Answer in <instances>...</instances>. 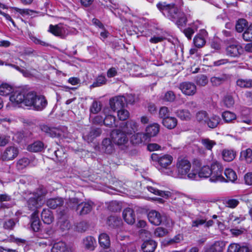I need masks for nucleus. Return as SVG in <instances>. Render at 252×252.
<instances>
[{"mask_svg": "<svg viewBox=\"0 0 252 252\" xmlns=\"http://www.w3.org/2000/svg\"><path fill=\"white\" fill-rule=\"evenodd\" d=\"M151 158L153 161H157L161 167L164 168L169 165L173 160V157L171 155H164L159 157L156 153L152 154Z\"/></svg>", "mask_w": 252, "mask_h": 252, "instance_id": "nucleus-5", "label": "nucleus"}, {"mask_svg": "<svg viewBox=\"0 0 252 252\" xmlns=\"http://www.w3.org/2000/svg\"><path fill=\"white\" fill-rule=\"evenodd\" d=\"M148 190L155 195H159L162 197L168 198L171 196V193L169 191H164L158 190L152 187H147Z\"/></svg>", "mask_w": 252, "mask_h": 252, "instance_id": "nucleus-40", "label": "nucleus"}, {"mask_svg": "<svg viewBox=\"0 0 252 252\" xmlns=\"http://www.w3.org/2000/svg\"><path fill=\"white\" fill-rule=\"evenodd\" d=\"M224 246L225 244L222 241H217L207 249L205 252H222Z\"/></svg>", "mask_w": 252, "mask_h": 252, "instance_id": "nucleus-31", "label": "nucleus"}, {"mask_svg": "<svg viewBox=\"0 0 252 252\" xmlns=\"http://www.w3.org/2000/svg\"><path fill=\"white\" fill-rule=\"evenodd\" d=\"M157 243L152 239H146L141 246L144 252H154L157 247Z\"/></svg>", "mask_w": 252, "mask_h": 252, "instance_id": "nucleus-20", "label": "nucleus"}, {"mask_svg": "<svg viewBox=\"0 0 252 252\" xmlns=\"http://www.w3.org/2000/svg\"><path fill=\"white\" fill-rule=\"evenodd\" d=\"M76 231L83 232H85L88 228V224L86 221H82L77 223L75 226Z\"/></svg>", "mask_w": 252, "mask_h": 252, "instance_id": "nucleus-57", "label": "nucleus"}, {"mask_svg": "<svg viewBox=\"0 0 252 252\" xmlns=\"http://www.w3.org/2000/svg\"><path fill=\"white\" fill-rule=\"evenodd\" d=\"M19 154L18 148L15 146H9L7 147L1 155V159L3 160H11L14 159Z\"/></svg>", "mask_w": 252, "mask_h": 252, "instance_id": "nucleus-9", "label": "nucleus"}, {"mask_svg": "<svg viewBox=\"0 0 252 252\" xmlns=\"http://www.w3.org/2000/svg\"><path fill=\"white\" fill-rule=\"evenodd\" d=\"M157 7L165 16L175 23L179 28L183 27L186 25L187 15L174 4L159 3L157 4Z\"/></svg>", "mask_w": 252, "mask_h": 252, "instance_id": "nucleus-1", "label": "nucleus"}, {"mask_svg": "<svg viewBox=\"0 0 252 252\" xmlns=\"http://www.w3.org/2000/svg\"><path fill=\"white\" fill-rule=\"evenodd\" d=\"M14 87L8 83H2L0 85V95L7 96L12 94L14 91Z\"/></svg>", "mask_w": 252, "mask_h": 252, "instance_id": "nucleus-30", "label": "nucleus"}, {"mask_svg": "<svg viewBox=\"0 0 252 252\" xmlns=\"http://www.w3.org/2000/svg\"><path fill=\"white\" fill-rule=\"evenodd\" d=\"M125 97L123 96H117L110 99L109 103L111 109L113 111L118 109H122L125 103Z\"/></svg>", "mask_w": 252, "mask_h": 252, "instance_id": "nucleus-11", "label": "nucleus"}, {"mask_svg": "<svg viewBox=\"0 0 252 252\" xmlns=\"http://www.w3.org/2000/svg\"><path fill=\"white\" fill-rule=\"evenodd\" d=\"M167 233V230L161 227L157 228L154 232L155 235L158 237H163Z\"/></svg>", "mask_w": 252, "mask_h": 252, "instance_id": "nucleus-63", "label": "nucleus"}, {"mask_svg": "<svg viewBox=\"0 0 252 252\" xmlns=\"http://www.w3.org/2000/svg\"><path fill=\"white\" fill-rule=\"evenodd\" d=\"M47 193L46 190L42 188L38 189L33 194V196L38 199L39 201L44 203L45 196Z\"/></svg>", "mask_w": 252, "mask_h": 252, "instance_id": "nucleus-46", "label": "nucleus"}, {"mask_svg": "<svg viewBox=\"0 0 252 252\" xmlns=\"http://www.w3.org/2000/svg\"><path fill=\"white\" fill-rule=\"evenodd\" d=\"M209 169L211 173H219L222 172L223 171V167L220 163L217 161H214L211 165L210 168L209 167H204Z\"/></svg>", "mask_w": 252, "mask_h": 252, "instance_id": "nucleus-43", "label": "nucleus"}, {"mask_svg": "<svg viewBox=\"0 0 252 252\" xmlns=\"http://www.w3.org/2000/svg\"><path fill=\"white\" fill-rule=\"evenodd\" d=\"M101 109V103L100 101H94L90 106V112L94 114L98 113Z\"/></svg>", "mask_w": 252, "mask_h": 252, "instance_id": "nucleus-56", "label": "nucleus"}, {"mask_svg": "<svg viewBox=\"0 0 252 252\" xmlns=\"http://www.w3.org/2000/svg\"><path fill=\"white\" fill-rule=\"evenodd\" d=\"M102 149L107 154H111L114 152V146L109 138L103 139L102 142Z\"/></svg>", "mask_w": 252, "mask_h": 252, "instance_id": "nucleus-27", "label": "nucleus"}, {"mask_svg": "<svg viewBox=\"0 0 252 252\" xmlns=\"http://www.w3.org/2000/svg\"><path fill=\"white\" fill-rule=\"evenodd\" d=\"M126 130L122 129L113 130L111 133V137L114 143L120 148L125 149L129 144V139Z\"/></svg>", "mask_w": 252, "mask_h": 252, "instance_id": "nucleus-2", "label": "nucleus"}, {"mask_svg": "<svg viewBox=\"0 0 252 252\" xmlns=\"http://www.w3.org/2000/svg\"><path fill=\"white\" fill-rule=\"evenodd\" d=\"M107 79L104 75H99L95 79V81L91 85L93 88L100 87L106 83Z\"/></svg>", "mask_w": 252, "mask_h": 252, "instance_id": "nucleus-53", "label": "nucleus"}, {"mask_svg": "<svg viewBox=\"0 0 252 252\" xmlns=\"http://www.w3.org/2000/svg\"><path fill=\"white\" fill-rule=\"evenodd\" d=\"M51 252H71V249L67 247L65 243L60 241L53 245Z\"/></svg>", "mask_w": 252, "mask_h": 252, "instance_id": "nucleus-23", "label": "nucleus"}, {"mask_svg": "<svg viewBox=\"0 0 252 252\" xmlns=\"http://www.w3.org/2000/svg\"><path fill=\"white\" fill-rule=\"evenodd\" d=\"M223 120L226 123H231L236 120V115L234 113L230 111H225L222 114Z\"/></svg>", "mask_w": 252, "mask_h": 252, "instance_id": "nucleus-50", "label": "nucleus"}, {"mask_svg": "<svg viewBox=\"0 0 252 252\" xmlns=\"http://www.w3.org/2000/svg\"><path fill=\"white\" fill-rule=\"evenodd\" d=\"M177 116L182 120L188 121L190 119L191 115L190 112L186 109H180L176 112Z\"/></svg>", "mask_w": 252, "mask_h": 252, "instance_id": "nucleus-42", "label": "nucleus"}, {"mask_svg": "<svg viewBox=\"0 0 252 252\" xmlns=\"http://www.w3.org/2000/svg\"><path fill=\"white\" fill-rule=\"evenodd\" d=\"M92 207L93 203L91 202H82L77 205L76 210L80 215H84L89 213Z\"/></svg>", "mask_w": 252, "mask_h": 252, "instance_id": "nucleus-16", "label": "nucleus"}, {"mask_svg": "<svg viewBox=\"0 0 252 252\" xmlns=\"http://www.w3.org/2000/svg\"><path fill=\"white\" fill-rule=\"evenodd\" d=\"M243 39L246 41H252V24H251L243 34Z\"/></svg>", "mask_w": 252, "mask_h": 252, "instance_id": "nucleus-58", "label": "nucleus"}, {"mask_svg": "<svg viewBox=\"0 0 252 252\" xmlns=\"http://www.w3.org/2000/svg\"><path fill=\"white\" fill-rule=\"evenodd\" d=\"M177 167L179 173H188L190 171L191 163L186 158H179Z\"/></svg>", "mask_w": 252, "mask_h": 252, "instance_id": "nucleus-10", "label": "nucleus"}, {"mask_svg": "<svg viewBox=\"0 0 252 252\" xmlns=\"http://www.w3.org/2000/svg\"><path fill=\"white\" fill-rule=\"evenodd\" d=\"M227 79L225 75L214 76L211 78V82L214 86H219L223 83Z\"/></svg>", "mask_w": 252, "mask_h": 252, "instance_id": "nucleus-49", "label": "nucleus"}, {"mask_svg": "<svg viewBox=\"0 0 252 252\" xmlns=\"http://www.w3.org/2000/svg\"><path fill=\"white\" fill-rule=\"evenodd\" d=\"M34 102L33 104L32 107L36 110H41L43 109L47 104V100L44 96L42 95H37Z\"/></svg>", "mask_w": 252, "mask_h": 252, "instance_id": "nucleus-19", "label": "nucleus"}, {"mask_svg": "<svg viewBox=\"0 0 252 252\" xmlns=\"http://www.w3.org/2000/svg\"><path fill=\"white\" fill-rule=\"evenodd\" d=\"M220 122V118L216 115H213L211 117H208V119L207 120L206 124L210 128L216 127Z\"/></svg>", "mask_w": 252, "mask_h": 252, "instance_id": "nucleus-47", "label": "nucleus"}, {"mask_svg": "<svg viewBox=\"0 0 252 252\" xmlns=\"http://www.w3.org/2000/svg\"><path fill=\"white\" fill-rule=\"evenodd\" d=\"M207 36V32L203 29L200 30L199 33L193 39V43L195 47L197 48L202 47L206 43L205 38Z\"/></svg>", "mask_w": 252, "mask_h": 252, "instance_id": "nucleus-13", "label": "nucleus"}, {"mask_svg": "<svg viewBox=\"0 0 252 252\" xmlns=\"http://www.w3.org/2000/svg\"><path fill=\"white\" fill-rule=\"evenodd\" d=\"M16 223V219H10L5 220L3 223V227L5 229L12 230Z\"/></svg>", "mask_w": 252, "mask_h": 252, "instance_id": "nucleus-55", "label": "nucleus"}, {"mask_svg": "<svg viewBox=\"0 0 252 252\" xmlns=\"http://www.w3.org/2000/svg\"><path fill=\"white\" fill-rule=\"evenodd\" d=\"M246 25L247 22L246 20L244 19H239L236 25V30L238 32H241L246 28Z\"/></svg>", "mask_w": 252, "mask_h": 252, "instance_id": "nucleus-61", "label": "nucleus"}, {"mask_svg": "<svg viewBox=\"0 0 252 252\" xmlns=\"http://www.w3.org/2000/svg\"><path fill=\"white\" fill-rule=\"evenodd\" d=\"M76 33L77 31L75 28L61 24L59 36L61 38H64L69 34H76Z\"/></svg>", "mask_w": 252, "mask_h": 252, "instance_id": "nucleus-22", "label": "nucleus"}, {"mask_svg": "<svg viewBox=\"0 0 252 252\" xmlns=\"http://www.w3.org/2000/svg\"><path fill=\"white\" fill-rule=\"evenodd\" d=\"M227 252H250V250L246 246H241L237 244H232L229 246Z\"/></svg>", "mask_w": 252, "mask_h": 252, "instance_id": "nucleus-35", "label": "nucleus"}, {"mask_svg": "<svg viewBox=\"0 0 252 252\" xmlns=\"http://www.w3.org/2000/svg\"><path fill=\"white\" fill-rule=\"evenodd\" d=\"M226 178L222 176L221 174H211V176L210 178L209 181L211 182H235L238 179L237 174H224Z\"/></svg>", "mask_w": 252, "mask_h": 252, "instance_id": "nucleus-7", "label": "nucleus"}, {"mask_svg": "<svg viewBox=\"0 0 252 252\" xmlns=\"http://www.w3.org/2000/svg\"><path fill=\"white\" fill-rule=\"evenodd\" d=\"M121 204L116 201H111L108 206V209L113 212L119 211L121 210Z\"/></svg>", "mask_w": 252, "mask_h": 252, "instance_id": "nucleus-60", "label": "nucleus"}, {"mask_svg": "<svg viewBox=\"0 0 252 252\" xmlns=\"http://www.w3.org/2000/svg\"><path fill=\"white\" fill-rule=\"evenodd\" d=\"M98 242L101 247L108 249L110 246L109 236L106 233H101L98 238Z\"/></svg>", "mask_w": 252, "mask_h": 252, "instance_id": "nucleus-29", "label": "nucleus"}, {"mask_svg": "<svg viewBox=\"0 0 252 252\" xmlns=\"http://www.w3.org/2000/svg\"><path fill=\"white\" fill-rule=\"evenodd\" d=\"M196 81L198 85L204 86L207 84L208 79L205 75H200L197 76Z\"/></svg>", "mask_w": 252, "mask_h": 252, "instance_id": "nucleus-64", "label": "nucleus"}, {"mask_svg": "<svg viewBox=\"0 0 252 252\" xmlns=\"http://www.w3.org/2000/svg\"><path fill=\"white\" fill-rule=\"evenodd\" d=\"M82 245L85 249L93 251L96 245V242L93 237L88 236L83 239Z\"/></svg>", "mask_w": 252, "mask_h": 252, "instance_id": "nucleus-18", "label": "nucleus"}, {"mask_svg": "<svg viewBox=\"0 0 252 252\" xmlns=\"http://www.w3.org/2000/svg\"><path fill=\"white\" fill-rule=\"evenodd\" d=\"M139 125L138 123L134 120H130L126 122L125 126L123 128L126 130L127 134H132L133 132L138 130Z\"/></svg>", "mask_w": 252, "mask_h": 252, "instance_id": "nucleus-21", "label": "nucleus"}, {"mask_svg": "<svg viewBox=\"0 0 252 252\" xmlns=\"http://www.w3.org/2000/svg\"><path fill=\"white\" fill-rule=\"evenodd\" d=\"M201 143L207 150L209 151H211L213 147L216 145L215 141L208 138H202Z\"/></svg>", "mask_w": 252, "mask_h": 252, "instance_id": "nucleus-52", "label": "nucleus"}, {"mask_svg": "<svg viewBox=\"0 0 252 252\" xmlns=\"http://www.w3.org/2000/svg\"><path fill=\"white\" fill-rule=\"evenodd\" d=\"M41 216L43 222L46 224H51L54 220L52 213L48 209H43L41 213Z\"/></svg>", "mask_w": 252, "mask_h": 252, "instance_id": "nucleus-28", "label": "nucleus"}, {"mask_svg": "<svg viewBox=\"0 0 252 252\" xmlns=\"http://www.w3.org/2000/svg\"><path fill=\"white\" fill-rule=\"evenodd\" d=\"M196 120L201 124H206L208 119V115L206 111H200L196 114Z\"/></svg>", "mask_w": 252, "mask_h": 252, "instance_id": "nucleus-48", "label": "nucleus"}, {"mask_svg": "<svg viewBox=\"0 0 252 252\" xmlns=\"http://www.w3.org/2000/svg\"><path fill=\"white\" fill-rule=\"evenodd\" d=\"M179 89L186 95L191 96L195 94L196 86L192 82H184L180 84Z\"/></svg>", "mask_w": 252, "mask_h": 252, "instance_id": "nucleus-8", "label": "nucleus"}, {"mask_svg": "<svg viewBox=\"0 0 252 252\" xmlns=\"http://www.w3.org/2000/svg\"><path fill=\"white\" fill-rule=\"evenodd\" d=\"M44 149V144L40 141H37L29 145L27 149L28 151L32 152H38L41 151Z\"/></svg>", "mask_w": 252, "mask_h": 252, "instance_id": "nucleus-37", "label": "nucleus"}, {"mask_svg": "<svg viewBox=\"0 0 252 252\" xmlns=\"http://www.w3.org/2000/svg\"><path fill=\"white\" fill-rule=\"evenodd\" d=\"M43 203L39 201L38 199L34 196L31 197L28 201V207L32 210H34L40 207Z\"/></svg>", "mask_w": 252, "mask_h": 252, "instance_id": "nucleus-38", "label": "nucleus"}, {"mask_svg": "<svg viewBox=\"0 0 252 252\" xmlns=\"http://www.w3.org/2000/svg\"><path fill=\"white\" fill-rule=\"evenodd\" d=\"M148 218L152 224L159 225L162 221L163 216L158 212L152 210L148 214Z\"/></svg>", "mask_w": 252, "mask_h": 252, "instance_id": "nucleus-14", "label": "nucleus"}, {"mask_svg": "<svg viewBox=\"0 0 252 252\" xmlns=\"http://www.w3.org/2000/svg\"><path fill=\"white\" fill-rule=\"evenodd\" d=\"M179 176L177 178L182 179H188L190 180L199 181L203 179L209 178L211 176V174L209 176H204L203 174H178Z\"/></svg>", "mask_w": 252, "mask_h": 252, "instance_id": "nucleus-26", "label": "nucleus"}, {"mask_svg": "<svg viewBox=\"0 0 252 252\" xmlns=\"http://www.w3.org/2000/svg\"><path fill=\"white\" fill-rule=\"evenodd\" d=\"M223 102L224 105L228 108L233 106L234 104V99L230 95H226L224 96Z\"/></svg>", "mask_w": 252, "mask_h": 252, "instance_id": "nucleus-62", "label": "nucleus"}, {"mask_svg": "<svg viewBox=\"0 0 252 252\" xmlns=\"http://www.w3.org/2000/svg\"><path fill=\"white\" fill-rule=\"evenodd\" d=\"M38 212L35 211L32 215L31 227L35 232H38L40 229L41 222L38 218Z\"/></svg>", "mask_w": 252, "mask_h": 252, "instance_id": "nucleus-17", "label": "nucleus"}, {"mask_svg": "<svg viewBox=\"0 0 252 252\" xmlns=\"http://www.w3.org/2000/svg\"><path fill=\"white\" fill-rule=\"evenodd\" d=\"M159 131V125L157 123L151 124L146 128V133L149 138L156 136Z\"/></svg>", "mask_w": 252, "mask_h": 252, "instance_id": "nucleus-25", "label": "nucleus"}, {"mask_svg": "<svg viewBox=\"0 0 252 252\" xmlns=\"http://www.w3.org/2000/svg\"><path fill=\"white\" fill-rule=\"evenodd\" d=\"M236 85L241 88H252V79L239 78L236 81Z\"/></svg>", "mask_w": 252, "mask_h": 252, "instance_id": "nucleus-41", "label": "nucleus"}, {"mask_svg": "<svg viewBox=\"0 0 252 252\" xmlns=\"http://www.w3.org/2000/svg\"><path fill=\"white\" fill-rule=\"evenodd\" d=\"M101 133V130L99 128L92 127L89 129L84 132L83 137L88 142H93L95 138L99 136Z\"/></svg>", "mask_w": 252, "mask_h": 252, "instance_id": "nucleus-6", "label": "nucleus"}, {"mask_svg": "<svg viewBox=\"0 0 252 252\" xmlns=\"http://www.w3.org/2000/svg\"><path fill=\"white\" fill-rule=\"evenodd\" d=\"M123 217L125 221L129 224H133L135 221V214L131 208L125 209L123 212Z\"/></svg>", "mask_w": 252, "mask_h": 252, "instance_id": "nucleus-15", "label": "nucleus"}, {"mask_svg": "<svg viewBox=\"0 0 252 252\" xmlns=\"http://www.w3.org/2000/svg\"><path fill=\"white\" fill-rule=\"evenodd\" d=\"M244 49L240 44L234 41L226 48V54L231 57H239L243 54Z\"/></svg>", "mask_w": 252, "mask_h": 252, "instance_id": "nucleus-4", "label": "nucleus"}, {"mask_svg": "<svg viewBox=\"0 0 252 252\" xmlns=\"http://www.w3.org/2000/svg\"><path fill=\"white\" fill-rule=\"evenodd\" d=\"M103 111L105 115L103 121L104 125L109 127H117L118 125L116 123V118L111 114L109 109L104 108Z\"/></svg>", "mask_w": 252, "mask_h": 252, "instance_id": "nucleus-12", "label": "nucleus"}, {"mask_svg": "<svg viewBox=\"0 0 252 252\" xmlns=\"http://www.w3.org/2000/svg\"><path fill=\"white\" fill-rule=\"evenodd\" d=\"M117 115L120 120L124 121L129 117V113L127 110L122 108L118 111Z\"/></svg>", "mask_w": 252, "mask_h": 252, "instance_id": "nucleus-59", "label": "nucleus"}, {"mask_svg": "<svg viewBox=\"0 0 252 252\" xmlns=\"http://www.w3.org/2000/svg\"><path fill=\"white\" fill-rule=\"evenodd\" d=\"M36 96V93L33 92L25 93L24 104L26 106L32 107Z\"/></svg>", "mask_w": 252, "mask_h": 252, "instance_id": "nucleus-34", "label": "nucleus"}, {"mask_svg": "<svg viewBox=\"0 0 252 252\" xmlns=\"http://www.w3.org/2000/svg\"><path fill=\"white\" fill-rule=\"evenodd\" d=\"M164 126L168 129L174 128L177 124V120L173 117H167L162 120Z\"/></svg>", "mask_w": 252, "mask_h": 252, "instance_id": "nucleus-33", "label": "nucleus"}, {"mask_svg": "<svg viewBox=\"0 0 252 252\" xmlns=\"http://www.w3.org/2000/svg\"><path fill=\"white\" fill-rule=\"evenodd\" d=\"M63 203V200L61 198H51L47 201V205L52 209H55L61 206Z\"/></svg>", "mask_w": 252, "mask_h": 252, "instance_id": "nucleus-39", "label": "nucleus"}, {"mask_svg": "<svg viewBox=\"0 0 252 252\" xmlns=\"http://www.w3.org/2000/svg\"><path fill=\"white\" fill-rule=\"evenodd\" d=\"M133 138L135 140V143L139 144L145 142L149 137L146 133L138 132L133 135Z\"/></svg>", "mask_w": 252, "mask_h": 252, "instance_id": "nucleus-54", "label": "nucleus"}, {"mask_svg": "<svg viewBox=\"0 0 252 252\" xmlns=\"http://www.w3.org/2000/svg\"><path fill=\"white\" fill-rule=\"evenodd\" d=\"M25 96V92L24 90L14 89L9 97L10 101L7 104L6 107L8 109H11L14 107L19 106L22 103L24 104Z\"/></svg>", "mask_w": 252, "mask_h": 252, "instance_id": "nucleus-3", "label": "nucleus"}, {"mask_svg": "<svg viewBox=\"0 0 252 252\" xmlns=\"http://www.w3.org/2000/svg\"><path fill=\"white\" fill-rule=\"evenodd\" d=\"M40 129L51 137H56L61 135L60 130L55 127H51L47 125H43L40 126Z\"/></svg>", "mask_w": 252, "mask_h": 252, "instance_id": "nucleus-24", "label": "nucleus"}, {"mask_svg": "<svg viewBox=\"0 0 252 252\" xmlns=\"http://www.w3.org/2000/svg\"><path fill=\"white\" fill-rule=\"evenodd\" d=\"M30 161L28 158H22L19 159L16 163V168L20 171L25 169L30 164Z\"/></svg>", "mask_w": 252, "mask_h": 252, "instance_id": "nucleus-45", "label": "nucleus"}, {"mask_svg": "<svg viewBox=\"0 0 252 252\" xmlns=\"http://www.w3.org/2000/svg\"><path fill=\"white\" fill-rule=\"evenodd\" d=\"M236 153L233 150L224 149L222 152L223 159L227 162L232 161L236 157Z\"/></svg>", "mask_w": 252, "mask_h": 252, "instance_id": "nucleus-32", "label": "nucleus"}, {"mask_svg": "<svg viewBox=\"0 0 252 252\" xmlns=\"http://www.w3.org/2000/svg\"><path fill=\"white\" fill-rule=\"evenodd\" d=\"M240 158L241 160L245 161L248 163H251L252 162V150L248 148L242 151L240 153Z\"/></svg>", "mask_w": 252, "mask_h": 252, "instance_id": "nucleus-36", "label": "nucleus"}, {"mask_svg": "<svg viewBox=\"0 0 252 252\" xmlns=\"http://www.w3.org/2000/svg\"><path fill=\"white\" fill-rule=\"evenodd\" d=\"M58 225L60 229L63 231H65L69 229L71 224L67 220L64 218H60L58 221Z\"/></svg>", "mask_w": 252, "mask_h": 252, "instance_id": "nucleus-51", "label": "nucleus"}, {"mask_svg": "<svg viewBox=\"0 0 252 252\" xmlns=\"http://www.w3.org/2000/svg\"><path fill=\"white\" fill-rule=\"evenodd\" d=\"M107 224L111 227H117L122 224L121 220L115 216H110L108 218Z\"/></svg>", "mask_w": 252, "mask_h": 252, "instance_id": "nucleus-44", "label": "nucleus"}]
</instances>
